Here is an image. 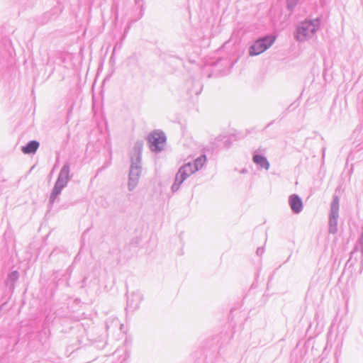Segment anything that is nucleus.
<instances>
[{
  "instance_id": "obj_3",
  "label": "nucleus",
  "mask_w": 363,
  "mask_h": 363,
  "mask_svg": "<svg viewBox=\"0 0 363 363\" xmlns=\"http://www.w3.org/2000/svg\"><path fill=\"white\" fill-rule=\"evenodd\" d=\"M142 172L141 162L140 157H131V164L129 172L128 187L130 191H133L138 186Z\"/></svg>"
},
{
  "instance_id": "obj_6",
  "label": "nucleus",
  "mask_w": 363,
  "mask_h": 363,
  "mask_svg": "<svg viewBox=\"0 0 363 363\" xmlns=\"http://www.w3.org/2000/svg\"><path fill=\"white\" fill-rule=\"evenodd\" d=\"M143 296L140 292H133L128 296L126 310L133 312L138 308L142 301Z\"/></svg>"
},
{
  "instance_id": "obj_15",
  "label": "nucleus",
  "mask_w": 363,
  "mask_h": 363,
  "mask_svg": "<svg viewBox=\"0 0 363 363\" xmlns=\"http://www.w3.org/2000/svg\"><path fill=\"white\" fill-rule=\"evenodd\" d=\"M140 0H135L136 4H139Z\"/></svg>"
},
{
  "instance_id": "obj_4",
  "label": "nucleus",
  "mask_w": 363,
  "mask_h": 363,
  "mask_svg": "<svg viewBox=\"0 0 363 363\" xmlns=\"http://www.w3.org/2000/svg\"><path fill=\"white\" fill-rule=\"evenodd\" d=\"M274 36H266L259 39L250 48L251 56L258 55L268 49L275 40Z\"/></svg>"
},
{
  "instance_id": "obj_2",
  "label": "nucleus",
  "mask_w": 363,
  "mask_h": 363,
  "mask_svg": "<svg viewBox=\"0 0 363 363\" xmlns=\"http://www.w3.org/2000/svg\"><path fill=\"white\" fill-rule=\"evenodd\" d=\"M320 26L318 20L304 21L298 28L294 36L298 41H304L311 38Z\"/></svg>"
},
{
  "instance_id": "obj_5",
  "label": "nucleus",
  "mask_w": 363,
  "mask_h": 363,
  "mask_svg": "<svg viewBox=\"0 0 363 363\" xmlns=\"http://www.w3.org/2000/svg\"><path fill=\"white\" fill-rule=\"evenodd\" d=\"M195 172L196 170L191 163L183 165L176 175L175 182L172 185V189L174 191L178 190L180 185Z\"/></svg>"
},
{
  "instance_id": "obj_12",
  "label": "nucleus",
  "mask_w": 363,
  "mask_h": 363,
  "mask_svg": "<svg viewBox=\"0 0 363 363\" xmlns=\"http://www.w3.org/2000/svg\"><path fill=\"white\" fill-rule=\"evenodd\" d=\"M206 162V155H201L199 157H198L194 161V165L193 166L194 169H195L196 172L198 171L199 169H201L203 167Z\"/></svg>"
},
{
  "instance_id": "obj_8",
  "label": "nucleus",
  "mask_w": 363,
  "mask_h": 363,
  "mask_svg": "<svg viewBox=\"0 0 363 363\" xmlns=\"http://www.w3.org/2000/svg\"><path fill=\"white\" fill-rule=\"evenodd\" d=\"M289 203L291 209L295 213H299L302 208V201L301 199L296 195H292L289 198Z\"/></svg>"
},
{
  "instance_id": "obj_14",
  "label": "nucleus",
  "mask_w": 363,
  "mask_h": 363,
  "mask_svg": "<svg viewBox=\"0 0 363 363\" xmlns=\"http://www.w3.org/2000/svg\"><path fill=\"white\" fill-rule=\"evenodd\" d=\"M160 143L165 140V139L163 138L161 135H160Z\"/></svg>"
},
{
  "instance_id": "obj_7",
  "label": "nucleus",
  "mask_w": 363,
  "mask_h": 363,
  "mask_svg": "<svg viewBox=\"0 0 363 363\" xmlns=\"http://www.w3.org/2000/svg\"><path fill=\"white\" fill-rule=\"evenodd\" d=\"M147 143L152 152L159 151V130H156L147 136Z\"/></svg>"
},
{
  "instance_id": "obj_10",
  "label": "nucleus",
  "mask_w": 363,
  "mask_h": 363,
  "mask_svg": "<svg viewBox=\"0 0 363 363\" xmlns=\"http://www.w3.org/2000/svg\"><path fill=\"white\" fill-rule=\"evenodd\" d=\"M18 277L19 274L17 271H13L8 275L6 284L10 289H13L14 283L18 280Z\"/></svg>"
},
{
  "instance_id": "obj_11",
  "label": "nucleus",
  "mask_w": 363,
  "mask_h": 363,
  "mask_svg": "<svg viewBox=\"0 0 363 363\" xmlns=\"http://www.w3.org/2000/svg\"><path fill=\"white\" fill-rule=\"evenodd\" d=\"M253 161L255 163L259 164L261 167L268 169L269 168V164L267 159L260 155H255L253 157Z\"/></svg>"
},
{
  "instance_id": "obj_1",
  "label": "nucleus",
  "mask_w": 363,
  "mask_h": 363,
  "mask_svg": "<svg viewBox=\"0 0 363 363\" xmlns=\"http://www.w3.org/2000/svg\"><path fill=\"white\" fill-rule=\"evenodd\" d=\"M69 172V162H65L60 172L57 181L51 192L49 200V203L50 204L54 203L57 196L61 194L62 189L67 186L70 178Z\"/></svg>"
},
{
  "instance_id": "obj_13",
  "label": "nucleus",
  "mask_w": 363,
  "mask_h": 363,
  "mask_svg": "<svg viewBox=\"0 0 363 363\" xmlns=\"http://www.w3.org/2000/svg\"><path fill=\"white\" fill-rule=\"evenodd\" d=\"M143 150V143L141 141H137L133 147L135 155L133 156L134 158L140 157V161L141 162V154Z\"/></svg>"
},
{
  "instance_id": "obj_9",
  "label": "nucleus",
  "mask_w": 363,
  "mask_h": 363,
  "mask_svg": "<svg viewBox=\"0 0 363 363\" xmlns=\"http://www.w3.org/2000/svg\"><path fill=\"white\" fill-rule=\"evenodd\" d=\"M39 145L38 141L31 140L23 146L21 150L24 154H34L39 147Z\"/></svg>"
}]
</instances>
